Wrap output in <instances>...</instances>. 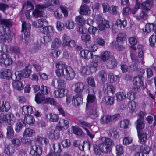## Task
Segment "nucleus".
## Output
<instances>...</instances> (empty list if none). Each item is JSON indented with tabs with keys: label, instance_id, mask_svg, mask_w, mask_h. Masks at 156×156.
I'll return each mask as SVG.
<instances>
[{
	"label": "nucleus",
	"instance_id": "obj_26",
	"mask_svg": "<svg viewBox=\"0 0 156 156\" xmlns=\"http://www.w3.org/2000/svg\"><path fill=\"white\" fill-rule=\"evenodd\" d=\"M0 22L3 26L7 28H9L12 25V22L10 19H2L0 20Z\"/></svg>",
	"mask_w": 156,
	"mask_h": 156
},
{
	"label": "nucleus",
	"instance_id": "obj_39",
	"mask_svg": "<svg viewBox=\"0 0 156 156\" xmlns=\"http://www.w3.org/2000/svg\"><path fill=\"white\" fill-rule=\"evenodd\" d=\"M129 106L131 113L135 112L137 110V104L134 101H132L129 102Z\"/></svg>",
	"mask_w": 156,
	"mask_h": 156
},
{
	"label": "nucleus",
	"instance_id": "obj_17",
	"mask_svg": "<svg viewBox=\"0 0 156 156\" xmlns=\"http://www.w3.org/2000/svg\"><path fill=\"white\" fill-rule=\"evenodd\" d=\"M75 91L77 93H80L83 91L85 85L83 83L78 82L75 84Z\"/></svg>",
	"mask_w": 156,
	"mask_h": 156
},
{
	"label": "nucleus",
	"instance_id": "obj_16",
	"mask_svg": "<svg viewBox=\"0 0 156 156\" xmlns=\"http://www.w3.org/2000/svg\"><path fill=\"white\" fill-rule=\"evenodd\" d=\"M65 88H58V89L54 91V96L58 98H61L65 96Z\"/></svg>",
	"mask_w": 156,
	"mask_h": 156
},
{
	"label": "nucleus",
	"instance_id": "obj_58",
	"mask_svg": "<svg viewBox=\"0 0 156 156\" xmlns=\"http://www.w3.org/2000/svg\"><path fill=\"white\" fill-rule=\"evenodd\" d=\"M30 23L25 22L22 23V31L30 30Z\"/></svg>",
	"mask_w": 156,
	"mask_h": 156
},
{
	"label": "nucleus",
	"instance_id": "obj_19",
	"mask_svg": "<svg viewBox=\"0 0 156 156\" xmlns=\"http://www.w3.org/2000/svg\"><path fill=\"white\" fill-rule=\"evenodd\" d=\"M12 85L13 88L16 90L20 91L23 87L22 83L19 80H13Z\"/></svg>",
	"mask_w": 156,
	"mask_h": 156
},
{
	"label": "nucleus",
	"instance_id": "obj_14",
	"mask_svg": "<svg viewBox=\"0 0 156 156\" xmlns=\"http://www.w3.org/2000/svg\"><path fill=\"white\" fill-rule=\"evenodd\" d=\"M45 118L47 120L52 122H57L59 119V117L58 115L51 113L46 114Z\"/></svg>",
	"mask_w": 156,
	"mask_h": 156
},
{
	"label": "nucleus",
	"instance_id": "obj_61",
	"mask_svg": "<svg viewBox=\"0 0 156 156\" xmlns=\"http://www.w3.org/2000/svg\"><path fill=\"white\" fill-rule=\"evenodd\" d=\"M108 79L110 82L113 83L116 81L118 79V77L117 76L114 75L112 73H110L108 76Z\"/></svg>",
	"mask_w": 156,
	"mask_h": 156
},
{
	"label": "nucleus",
	"instance_id": "obj_15",
	"mask_svg": "<svg viewBox=\"0 0 156 156\" xmlns=\"http://www.w3.org/2000/svg\"><path fill=\"white\" fill-rule=\"evenodd\" d=\"M80 53L81 57L86 59H90L93 55L92 52L87 50L81 51Z\"/></svg>",
	"mask_w": 156,
	"mask_h": 156
},
{
	"label": "nucleus",
	"instance_id": "obj_64",
	"mask_svg": "<svg viewBox=\"0 0 156 156\" xmlns=\"http://www.w3.org/2000/svg\"><path fill=\"white\" fill-rule=\"evenodd\" d=\"M81 40L85 42L90 41L91 39L90 36L85 34H83L81 36Z\"/></svg>",
	"mask_w": 156,
	"mask_h": 156
},
{
	"label": "nucleus",
	"instance_id": "obj_48",
	"mask_svg": "<svg viewBox=\"0 0 156 156\" xmlns=\"http://www.w3.org/2000/svg\"><path fill=\"white\" fill-rule=\"evenodd\" d=\"M41 49L40 44L38 43H34L32 44L31 51L32 53L37 52Z\"/></svg>",
	"mask_w": 156,
	"mask_h": 156
},
{
	"label": "nucleus",
	"instance_id": "obj_46",
	"mask_svg": "<svg viewBox=\"0 0 156 156\" xmlns=\"http://www.w3.org/2000/svg\"><path fill=\"white\" fill-rule=\"evenodd\" d=\"M140 150L142 152L141 153L148 154L150 151V148L146 145H142L140 147Z\"/></svg>",
	"mask_w": 156,
	"mask_h": 156
},
{
	"label": "nucleus",
	"instance_id": "obj_38",
	"mask_svg": "<svg viewBox=\"0 0 156 156\" xmlns=\"http://www.w3.org/2000/svg\"><path fill=\"white\" fill-rule=\"evenodd\" d=\"M23 77L21 71L16 72L14 73L12 75L11 78L13 80H19Z\"/></svg>",
	"mask_w": 156,
	"mask_h": 156
},
{
	"label": "nucleus",
	"instance_id": "obj_13",
	"mask_svg": "<svg viewBox=\"0 0 156 156\" xmlns=\"http://www.w3.org/2000/svg\"><path fill=\"white\" fill-rule=\"evenodd\" d=\"M73 98L72 101L75 106H78L83 103V99L80 95L76 94L73 97Z\"/></svg>",
	"mask_w": 156,
	"mask_h": 156
},
{
	"label": "nucleus",
	"instance_id": "obj_59",
	"mask_svg": "<svg viewBox=\"0 0 156 156\" xmlns=\"http://www.w3.org/2000/svg\"><path fill=\"white\" fill-rule=\"evenodd\" d=\"M35 4V2L34 0L28 1L27 2V9H28V10H30L34 9V5Z\"/></svg>",
	"mask_w": 156,
	"mask_h": 156
},
{
	"label": "nucleus",
	"instance_id": "obj_11",
	"mask_svg": "<svg viewBox=\"0 0 156 156\" xmlns=\"http://www.w3.org/2000/svg\"><path fill=\"white\" fill-rule=\"evenodd\" d=\"M103 90L105 93L107 94L109 93L113 94L115 93V89L113 85L107 83L104 84L103 87Z\"/></svg>",
	"mask_w": 156,
	"mask_h": 156
},
{
	"label": "nucleus",
	"instance_id": "obj_37",
	"mask_svg": "<svg viewBox=\"0 0 156 156\" xmlns=\"http://www.w3.org/2000/svg\"><path fill=\"white\" fill-rule=\"evenodd\" d=\"M137 48L139 49L138 57L140 58V61H141L142 64H143L144 62V53L142 49V46L140 45L137 46Z\"/></svg>",
	"mask_w": 156,
	"mask_h": 156
},
{
	"label": "nucleus",
	"instance_id": "obj_20",
	"mask_svg": "<svg viewBox=\"0 0 156 156\" xmlns=\"http://www.w3.org/2000/svg\"><path fill=\"white\" fill-rule=\"evenodd\" d=\"M22 113L24 115H27L29 114H31L33 113V110L32 107L30 106L27 105L23 106L22 108Z\"/></svg>",
	"mask_w": 156,
	"mask_h": 156
},
{
	"label": "nucleus",
	"instance_id": "obj_42",
	"mask_svg": "<svg viewBox=\"0 0 156 156\" xmlns=\"http://www.w3.org/2000/svg\"><path fill=\"white\" fill-rule=\"evenodd\" d=\"M108 134L109 136L114 138H116L118 135L117 128L116 127H113L110 129L109 130Z\"/></svg>",
	"mask_w": 156,
	"mask_h": 156
},
{
	"label": "nucleus",
	"instance_id": "obj_50",
	"mask_svg": "<svg viewBox=\"0 0 156 156\" xmlns=\"http://www.w3.org/2000/svg\"><path fill=\"white\" fill-rule=\"evenodd\" d=\"M34 133V131L29 128L26 129L23 133V135L26 137L31 136Z\"/></svg>",
	"mask_w": 156,
	"mask_h": 156
},
{
	"label": "nucleus",
	"instance_id": "obj_35",
	"mask_svg": "<svg viewBox=\"0 0 156 156\" xmlns=\"http://www.w3.org/2000/svg\"><path fill=\"white\" fill-rule=\"evenodd\" d=\"M63 125L58 126H56V129L59 130H63L67 129L69 126V122L66 120L63 119Z\"/></svg>",
	"mask_w": 156,
	"mask_h": 156
},
{
	"label": "nucleus",
	"instance_id": "obj_52",
	"mask_svg": "<svg viewBox=\"0 0 156 156\" xmlns=\"http://www.w3.org/2000/svg\"><path fill=\"white\" fill-rule=\"evenodd\" d=\"M110 56V53L107 51L102 52L101 55V59L103 61L108 60Z\"/></svg>",
	"mask_w": 156,
	"mask_h": 156
},
{
	"label": "nucleus",
	"instance_id": "obj_36",
	"mask_svg": "<svg viewBox=\"0 0 156 156\" xmlns=\"http://www.w3.org/2000/svg\"><path fill=\"white\" fill-rule=\"evenodd\" d=\"M102 147H103V144H100L99 146L96 144H94V151L95 154L97 155H100L102 152Z\"/></svg>",
	"mask_w": 156,
	"mask_h": 156
},
{
	"label": "nucleus",
	"instance_id": "obj_56",
	"mask_svg": "<svg viewBox=\"0 0 156 156\" xmlns=\"http://www.w3.org/2000/svg\"><path fill=\"white\" fill-rule=\"evenodd\" d=\"M154 25L152 23H148L145 26V31L146 33H150L154 29Z\"/></svg>",
	"mask_w": 156,
	"mask_h": 156
},
{
	"label": "nucleus",
	"instance_id": "obj_28",
	"mask_svg": "<svg viewBox=\"0 0 156 156\" xmlns=\"http://www.w3.org/2000/svg\"><path fill=\"white\" fill-rule=\"evenodd\" d=\"M98 26V28L100 30H103L105 29V28H108L110 27V26L108 22L105 20H102L101 22L100 23Z\"/></svg>",
	"mask_w": 156,
	"mask_h": 156
},
{
	"label": "nucleus",
	"instance_id": "obj_51",
	"mask_svg": "<svg viewBox=\"0 0 156 156\" xmlns=\"http://www.w3.org/2000/svg\"><path fill=\"white\" fill-rule=\"evenodd\" d=\"M61 145L60 144L56 143L53 144V150L54 152L53 153H58L61 152V150L60 149Z\"/></svg>",
	"mask_w": 156,
	"mask_h": 156
},
{
	"label": "nucleus",
	"instance_id": "obj_25",
	"mask_svg": "<svg viewBox=\"0 0 156 156\" xmlns=\"http://www.w3.org/2000/svg\"><path fill=\"white\" fill-rule=\"evenodd\" d=\"M42 31L46 35H52L53 34V28L51 26H45L42 28Z\"/></svg>",
	"mask_w": 156,
	"mask_h": 156
},
{
	"label": "nucleus",
	"instance_id": "obj_27",
	"mask_svg": "<svg viewBox=\"0 0 156 156\" xmlns=\"http://www.w3.org/2000/svg\"><path fill=\"white\" fill-rule=\"evenodd\" d=\"M59 4L58 0H45L44 2V5L46 8L50 6L57 5Z\"/></svg>",
	"mask_w": 156,
	"mask_h": 156
},
{
	"label": "nucleus",
	"instance_id": "obj_7",
	"mask_svg": "<svg viewBox=\"0 0 156 156\" xmlns=\"http://www.w3.org/2000/svg\"><path fill=\"white\" fill-rule=\"evenodd\" d=\"M131 59L132 62V64L130 66L129 68L132 70L136 71L138 70V65L140 63H141V61H140V58L137 57L136 54L132 53L130 55Z\"/></svg>",
	"mask_w": 156,
	"mask_h": 156
},
{
	"label": "nucleus",
	"instance_id": "obj_29",
	"mask_svg": "<svg viewBox=\"0 0 156 156\" xmlns=\"http://www.w3.org/2000/svg\"><path fill=\"white\" fill-rule=\"evenodd\" d=\"M102 102L106 105H110L114 103V98L109 96H105L103 98Z\"/></svg>",
	"mask_w": 156,
	"mask_h": 156
},
{
	"label": "nucleus",
	"instance_id": "obj_31",
	"mask_svg": "<svg viewBox=\"0 0 156 156\" xmlns=\"http://www.w3.org/2000/svg\"><path fill=\"white\" fill-rule=\"evenodd\" d=\"M138 136L140 142L142 143L146 142L148 139V134L146 133H138Z\"/></svg>",
	"mask_w": 156,
	"mask_h": 156
},
{
	"label": "nucleus",
	"instance_id": "obj_6",
	"mask_svg": "<svg viewBox=\"0 0 156 156\" xmlns=\"http://www.w3.org/2000/svg\"><path fill=\"white\" fill-rule=\"evenodd\" d=\"M143 9L140 13V14L136 16V19L138 20H140L141 19L143 20H146L148 16V13L149 11H150V8L152 6H149V5L145 4V2H144L143 4Z\"/></svg>",
	"mask_w": 156,
	"mask_h": 156
},
{
	"label": "nucleus",
	"instance_id": "obj_22",
	"mask_svg": "<svg viewBox=\"0 0 156 156\" xmlns=\"http://www.w3.org/2000/svg\"><path fill=\"white\" fill-rule=\"evenodd\" d=\"M71 38L68 35L66 34H63L62 38V44L63 46H69Z\"/></svg>",
	"mask_w": 156,
	"mask_h": 156
},
{
	"label": "nucleus",
	"instance_id": "obj_4",
	"mask_svg": "<svg viewBox=\"0 0 156 156\" xmlns=\"http://www.w3.org/2000/svg\"><path fill=\"white\" fill-rule=\"evenodd\" d=\"M4 48L5 49V51L7 52V50L6 46H4L2 47V51L4 52V50H3V48L4 49ZM0 63H3L5 65L8 66L12 64L13 61L6 53L5 54V52H3V53L2 52L1 55H0Z\"/></svg>",
	"mask_w": 156,
	"mask_h": 156
},
{
	"label": "nucleus",
	"instance_id": "obj_24",
	"mask_svg": "<svg viewBox=\"0 0 156 156\" xmlns=\"http://www.w3.org/2000/svg\"><path fill=\"white\" fill-rule=\"evenodd\" d=\"M15 151V147L11 145H7L5 146L4 152L7 155H11L13 154Z\"/></svg>",
	"mask_w": 156,
	"mask_h": 156
},
{
	"label": "nucleus",
	"instance_id": "obj_18",
	"mask_svg": "<svg viewBox=\"0 0 156 156\" xmlns=\"http://www.w3.org/2000/svg\"><path fill=\"white\" fill-rule=\"evenodd\" d=\"M0 73L4 79H9L11 77L12 74L11 70L6 69H3L0 70Z\"/></svg>",
	"mask_w": 156,
	"mask_h": 156
},
{
	"label": "nucleus",
	"instance_id": "obj_34",
	"mask_svg": "<svg viewBox=\"0 0 156 156\" xmlns=\"http://www.w3.org/2000/svg\"><path fill=\"white\" fill-rule=\"evenodd\" d=\"M44 98V95L38 92L35 94V100L37 103L40 104L43 102Z\"/></svg>",
	"mask_w": 156,
	"mask_h": 156
},
{
	"label": "nucleus",
	"instance_id": "obj_3",
	"mask_svg": "<svg viewBox=\"0 0 156 156\" xmlns=\"http://www.w3.org/2000/svg\"><path fill=\"white\" fill-rule=\"evenodd\" d=\"M15 120L14 115L11 112H9L6 114H0V123H3L6 122L9 125H13Z\"/></svg>",
	"mask_w": 156,
	"mask_h": 156
},
{
	"label": "nucleus",
	"instance_id": "obj_10",
	"mask_svg": "<svg viewBox=\"0 0 156 156\" xmlns=\"http://www.w3.org/2000/svg\"><path fill=\"white\" fill-rule=\"evenodd\" d=\"M87 102L86 104V108L88 109L90 107L97 105L95 102L96 98L94 95L89 94L87 98Z\"/></svg>",
	"mask_w": 156,
	"mask_h": 156
},
{
	"label": "nucleus",
	"instance_id": "obj_2",
	"mask_svg": "<svg viewBox=\"0 0 156 156\" xmlns=\"http://www.w3.org/2000/svg\"><path fill=\"white\" fill-rule=\"evenodd\" d=\"M143 77L141 75H138L133 79V88L132 92L134 94L139 92L141 87L143 89H144V85L143 82Z\"/></svg>",
	"mask_w": 156,
	"mask_h": 156
},
{
	"label": "nucleus",
	"instance_id": "obj_44",
	"mask_svg": "<svg viewBox=\"0 0 156 156\" xmlns=\"http://www.w3.org/2000/svg\"><path fill=\"white\" fill-rule=\"evenodd\" d=\"M11 125H10L7 128V136L8 138H12L14 135V131Z\"/></svg>",
	"mask_w": 156,
	"mask_h": 156
},
{
	"label": "nucleus",
	"instance_id": "obj_21",
	"mask_svg": "<svg viewBox=\"0 0 156 156\" xmlns=\"http://www.w3.org/2000/svg\"><path fill=\"white\" fill-rule=\"evenodd\" d=\"M89 7L86 4H83L80 7V13L81 15H87L90 13Z\"/></svg>",
	"mask_w": 156,
	"mask_h": 156
},
{
	"label": "nucleus",
	"instance_id": "obj_47",
	"mask_svg": "<svg viewBox=\"0 0 156 156\" xmlns=\"http://www.w3.org/2000/svg\"><path fill=\"white\" fill-rule=\"evenodd\" d=\"M124 151L122 146L121 145H117L116 146V154L117 156H120L122 155Z\"/></svg>",
	"mask_w": 156,
	"mask_h": 156
},
{
	"label": "nucleus",
	"instance_id": "obj_32",
	"mask_svg": "<svg viewBox=\"0 0 156 156\" xmlns=\"http://www.w3.org/2000/svg\"><path fill=\"white\" fill-rule=\"evenodd\" d=\"M117 64V62L114 58L110 59L107 63V66L110 69L116 67Z\"/></svg>",
	"mask_w": 156,
	"mask_h": 156
},
{
	"label": "nucleus",
	"instance_id": "obj_57",
	"mask_svg": "<svg viewBox=\"0 0 156 156\" xmlns=\"http://www.w3.org/2000/svg\"><path fill=\"white\" fill-rule=\"evenodd\" d=\"M116 97L117 99L120 100H122L125 99L126 97L125 93L123 92L117 93L116 94Z\"/></svg>",
	"mask_w": 156,
	"mask_h": 156
},
{
	"label": "nucleus",
	"instance_id": "obj_23",
	"mask_svg": "<svg viewBox=\"0 0 156 156\" xmlns=\"http://www.w3.org/2000/svg\"><path fill=\"white\" fill-rule=\"evenodd\" d=\"M97 76L101 80V82L102 83H104L107 80V74L103 70L100 71L98 73Z\"/></svg>",
	"mask_w": 156,
	"mask_h": 156
},
{
	"label": "nucleus",
	"instance_id": "obj_49",
	"mask_svg": "<svg viewBox=\"0 0 156 156\" xmlns=\"http://www.w3.org/2000/svg\"><path fill=\"white\" fill-rule=\"evenodd\" d=\"M126 21L125 20L122 21L120 19H119L116 22L117 26L121 29L124 28L126 26Z\"/></svg>",
	"mask_w": 156,
	"mask_h": 156
},
{
	"label": "nucleus",
	"instance_id": "obj_43",
	"mask_svg": "<svg viewBox=\"0 0 156 156\" xmlns=\"http://www.w3.org/2000/svg\"><path fill=\"white\" fill-rule=\"evenodd\" d=\"M49 136L52 139H57L59 136V133L57 130L51 129L49 131Z\"/></svg>",
	"mask_w": 156,
	"mask_h": 156
},
{
	"label": "nucleus",
	"instance_id": "obj_41",
	"mask_svg": "<svg viewBox=\"0 0 156 156\" xmlns=\"http://www.w3.org/2000/svg\"><path fill=\"white\" fill-rule=\"evenodd\" d=\"M24 120L27 124L30 125H33L35 122V119L33 116L27 115L25 116Z\"/></svg>",
	"mask_w": 156,
	"mask_h": 156
},
{
	"label": "nucleus",
	"instance_id": "obj_55",
	"mask_svg": "<svg viewBox=\"0 0 156 156\" xmlns=\"http://www.w3.org/2000/svg\"><path fill=\"white\" fill-rule=\"evenodd\" d=\"M75 21L77 23L80 25H83L85 22L84 19L82 16H76L75 18Z\"/></svg>",
	"mask_w": 156,
	"mask_h": 156
},
{
	"label": "nucleus",
	"instance_id": "obj_12",
	"mask_svg": "<svg viewBox=\"0 0 156 156\" xmlns=\"http://www.w3.org/2000/svg\"><path fill=\"white\" fill-rule=\"evenodd\" d=\"M90 110L89 114V116L92 119H95L98 116V113L97 105L92 106L89 108Z\"/></svg>",
	"mask_w": 156,
	"mask_h": 156
},
{
	"label": "nucleus",
	"instance_id": "obj_8",
	"mask_svg": "<svg viewBox=\"0 0 156 156\" xmlns=\"http://www.w3.org/2000/svg\"><path fill=\"white\" fill-rule=\"evenodd\" d=\"M145 2V4L149 5V6H152L153 3V0H147L142 3H140L138 1V0H136V4H135L134 8L131 10V13L133 14H135L136 12L141 7V9H143V3Z\"/></svg>",
	"mask_w": 156,
	"mask_h": 156
},
{
	"label": "nucleus",
	"instance_id": "obj_54",
	"mask_svg": "<svg viewBox=\"0 0 156 156\" xmlns=\"http://www.w3.org/2000/svg\"><path fill=\"white\" fill-rule=\"evenodd\" d=\"M150 45L152 47H156V36L153 35L150 37Z\"/></svg>",
	"mask_w": 156,
	"mask_h": 156
},
{
	"label": "nucleus",
	"instance_id": "obj_5",
	"mask_svg": "<svg viewBox=\"0 0 156 156\" xmlns=\"http://www.w3.org/2000/svg\"><path fill=\"white\" fill-rule=\"evenodd\" d=\"M120 117V114H116L112 115H104L101 119L100 122L102 124H108L112 121L118 119Z\"/></svg>",
	"mask_w": 156,
	"mask_h": 156
},
{
	"label": "nucleus",
	"instance_id": "obj_1",
	"mask_svg": "<svg viewBox=\"0 0 156 156\" xmlns=\"http://www.w3.org/2000/svg\"><path fill=\"white\" fill-rule=\"evenodd\" d=\"M55 66L57 69L55 73L58 77H61L62 76L68 80H71L74 78L75 76L74 71L71 68L67 67L62 62H55Z\"/></svg>",
	"mask_w": 156,
	"mask_h": 156
},
{
	"label": "nucleus",
	"instance_id": "obj_53",
	"mask_svg": "<svg viewBox=\"0 0 156 156\" xmlns=\"http://www.w3.org/2000/svg\"><path fill=\"white\" fill-rule=\"evenodd\" d=\"M58 88H64L66 86V82L64 80L59 79L57 80Z\"/></svg>",
	"mask_w": 156,
	"mask_h": 156
},
{
	"label": "nucleus",
	"instance_id": "obj_45",
	"mask_svg": "<svg viewBox=\"0 0 156 156\" xmlns=\"http://www.w3.org/2000/svg\"><path fill=\"white\" fill-rule=\"evenodd\" d=\"M23 77H28L31 73V70L28 69V67H26L22 70L21 71Z\"/></svg>",
	"mask_w": 156,
	"mask_h": 156
},
{
	"label": "nucleus",
	"instance_id": "obj_30",
	"mask_svg": "<svg viewBox=\"0 0 156 156\" xmlns=\"http://www.w3.org/2000/svg\"><path fill=\"white\" fill-rule=\"evenodd\" d=\"M24 123L22 120H19L18 122L15 124V130L17 133H19L21 131L22 129L24 127Z\"/></svg>",
	"mask_w": 156,
	"mask_h": 156
},
{
	"label": "nucleus",
	"instance_id": "obj_63",
	"mask_svg": "<svg viewBox=\"0 0 156 156\" xmlns=\"http://www.w3.org/2000/svg\"><path fill=\"white\" fill-rule=\"evenodd\" d=\"M129 121L128 120H125L121 122L120 125L121 128L126 129L128 127Z\"/></svg>",
	"mask_w": 156,
	"mask_h": 156
},
{
	"label": "nucleus",
	"instance_id": "obj_40",
	"mask_svg": "<svg viewBox=\"0 0 156 156\" xmlns=\"http://www.w3.org/2000/svg\"><path fill=\"white\" fill-rule=\"evenodd\" d=\"M61 44L60 40L58 38H55L52 42L51 48L53 50L57 48L61 45Z\"/></svg>",
	"mask_w": 156,
	"mask_h": 156
},
{
	"label": "nucleus",
	"instance_id": "obj_33",
	"mask_svg": "<svg viewBox=\"0 0 156 156\" xmlns=\"http://www.w3.org/2000/svg\"><path fill=\"white\" fill-rule=\"evenodd\" d=\"M137 130L143 129L145 127L144 119H138L135 123Z\"/></svg>",
	"mask_w": 156,
	"mask_h": 156
},
{
	"label": "nucleus",
	"instance_id": "obj_62",
	"mask_svg": "<svg viewBox=\"0 0 156 156\" xmlns=\"http://www.w3.org/2000/svg\"><path fill=\"white\" fill-rule=\"evenodd\" d=\"M45 103L50 104L51 105H55L57 102L54 99L52 98H45L44 100Z\"/></svg>",
	"mask_w": 156,
	"mask_h": 156
},
{
	"label": "nucleus",
	"instance_id": "obj_9",
	"mask_svg": "<svg viewBox=\"0 0 156 156\" xmlns=\"http://www.w3.org/2000/svg\"><path fill=\"white\" fill-rule=\"evenodd\" d=\"M30 148L32 156H41L42 154V149L40 146L34 144L31 145Z\"/></svg>",
	"mask_w": 156,
	"mask_h": 156
},
{
	"label": "nucleus",
	"instance_id": "obj_60",
	"mask_svg": "<svg viewBox=\"0 0 156 156\" xmlns=\"http://www.w3.org/2000/svg\"><path fill=\"white\" fill-rule=\"evenodd\" d=\"M47 23V22L44 19L41 18L38 20L37 24V27H42L43 25H46Z\"/></svg>",
	"mask_w": 156,
	"mask_h": 156
}]
</instances>
